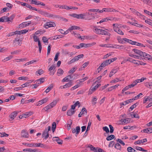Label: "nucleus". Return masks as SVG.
I'll return each mask as SVG.
<instances>
[{
	"label": "nucleus",
	"instance_id": "f257e3e1",
	"mask_svg": "<svg viewBox=\"0 0 152 152\" xmlns=\"http://www.w3.org/2000/svg\"><path fill=\"white\" fill-rule=\"evenodd\" d=\"M106 30L107 31V29H105V30L102 29H98L96 26H95L94 28V31L96 34L102 35H107L110 36V34L107 32Z\"/></svg>",
	"mask_w": 152,
	"mask_h": 152
},
{
	"label": "nucleus",
	"instance_id": "f03ea898",
	"mask_svg": "<svg viewBox=\"0 0 152 152\" xmlns=\"http://www.w3.org/2000/svg\"><path fill=\"white\" fill-rule=\"evenodd\" d=\"M96 14V13H90L89 12H86L85 14V17L84 18L88 20H91L95 18V15Z\"/></svg>",
	"mask_w": 152,
	"mask_h": 152
},
{
	"label": "nucleus",
	"instance_id": "7ed1b4c3",
	"mask_svg": "<svg viewBox=\"0 0 152 152\" xmlns=\"http://www.w3.org/2000/svg\"><path fill=\"white\" fill-rule=\"evenodd\" d=\"M51 127L50 126L48 127V129H45L43 133L42 136V137H44L45 139H46L49 136V131L50 130Z\"/></svg>",
	"mask_w": 152,
	"mask_h": 152
},
{
	"label": "nucleus",
	"instance_id": "20e7f679",
	"mask_svg": "<svg viewBox=\"0 0 152 152\" xmlns=\"http://www.w3.org/2000/svg\"><path fill=\"white\" fill-rule=\"evenodd\" d=\"M38 12L40 14L45 17L51 18L53 16L52 14H50L47 12L43 11L41 10H38Z\"/></svg>",
	"mask_w": 152,
	"mask_h": 152
},
{
	"label": "nucleus",
	"instance_id": "39448f33",
	"mask_svg": "<svg viewBox=\"0 0 152 152\" xmlns=\"http://www.w3.org/2000/svg\"><path fill=\"white\" fill-rule=\"evenodd\" d=\"M83 55L81 54L77 56H75L73 59L69 61L68 62L69 64H71L75 62L78 60L82 58L83 57Z\"/></svg>",
	"mask_w": 152,
	"mask_h": 152
},
{
	"label": "nucleus",
	"instance_id": "423d86ee",
	"mask_svg": "<svg viewBox=\"0 0 152 152\" xmlns=\"http://www.w3.org/2000/svg\"><path fill=\"white\" fill-rule=\"evenodd\" d=\"M56 26V23L54 22H46L44 25V27L48 28L49 27H55Z\"/></svg>",
	"mask_w": 152,
	"mask_h": 152
},
{
	"label": "nucleus",
	"instance_id": "0eeeda50",
	"mask_svg": "<svg viewBox=\"0 0 152 152\" xmlns=\"http://www.w3.org/2000/svg\"><path fill=\"white\" fill-rule=\"evenodd\" d=\"M96 44V43L94 42L92 43H89L86 44L84 43H81L80 44V45L81 48L84 47L85 48H86L87 47H89L93 46L94 45H95Z\"/></svg>",
	"mask_w": 152,
	"mask_h": 152
},
{
	"label": "nucleus",
	"instance_id": "6e6552de",
	"mask_svg": "<svg viewBox=\"0 0 152 152\" xmlns=\"http://www.w3.org/2000/svg\"><path fill=\"white\" fill-rule=\"evenodd\" d=\"M80 130V127L79 126L76 127V128H73L72 129V132L73 133H75V135L76 136H77V135L79 134Z\"/></svg>",
	"mask_w": 152,
	"mask_h": 152
},
{
	"label": "nucleus",
	"instance_id": "1a4fd4ad",
	"mask_svg": "<svg viewBox=\"0 0 152 152\" xmlns=\"http://www.w3.org/2000/svg\"><path fill=\"white\" fill-rule=\"evenodd\" d=\"M21 41L20 40V39L17 37H16L13 41V45L14 46H15L16 45V42H17V44L19 45H21Z\"/></svg>",
	"mask_w": 152,
	"mask_h": 152
},
{
	"label": "nucleus",
	"instance_id": "9d476101",
	"mask_svg": "<svg viewBox=\"0 0 152 152\" xmlns=\"http://www.w3.org/2000/svg\"><path fill=\"white\" fill-rule=\"evenodd\" d=\"M18 113V111H15L11 113L9 115V117H10V118L12 119V120L14 119Z\"/></svg>",
	"mask_w": 152,
	"mask_h": 152
},
{
	"label": "nucleus",
	"instance_id": "9b49d317",
	"mask_svg": "<svg viewBox=\"0 0 152 152\" xmlns=\"http://www.w3.org/2000/svg\"><path fill=\"white\" fill-rule=\"evenodd\" d=\"M53 141H56L59 144H62L63 143V141L60 139L58 137H54L53 138Z\"/></svg>",
	"mask_w": 152,
	"mask_h": 152
},
{
	"label": "nucleus",
	"instance_id": "f8f14e48",
	"mask_svg": "<svg viewBox=\"0 0 152 152\" xmlns=\"http://www.w3.org/2000/svg\"><path fill=\"white\" fill-rule=\"evenodd\" d=\"M21 136L25 138H28V132L25 130H23L21 133Z\"/></svg>",
	"mask_w": 152,
	"mask_h": 152
},
{
	"label": "nucleus",
	"instance_id": "ddd939ff",
	"mask_svg": "<svg viewBox=\"0 0 152 152\" xmlns=\"http://www.w3.org/2000/svg\"><path fill=\"white\" fill-rule=\"evenodd\" d=\"M147 140L146 138L142 140H138L137 141L135 142L134 143L135 145L137 144H140L141 143H143L144 142H147Z\"/></svg>",
	"mask_w": 152,
	"mask_h": 152
},
{
	"label": "nucleus",
	"instance_id": "4468645a",
	"mask_svg": "<svg viewBox=\"0 0 152 152\" xmlns=\"http://www.w3.org/2000/svg\"><path fill=\"white\" fill-rule=\"evenodd\" d=\"M88 148H90L91 150L94 152H97V150L98 148H95L91 145H89L87 147Z\"/></svg>",
	"mask_w": 152,
	"mask_h": 152
},
{
	"label": "nucleus",
	"instance_id": "2eb2a0df",
	"mask_svg": "<svg viewBox=\"0 0 152 152\" xmlns=\"http://www.w3.org/2000/svg\"><path fill=\"white\" fill-rule=\"evenodd\" d=\"M45 80V78L44 77H42L36 80L35 82H36L37 84L39 85L41 84V83L44 82Z\"/></svg>",
	"mask_w": 152,
	"mask_h": 152
},
{
	"label": "nucleus",
	"instance_id": "dca6fc26",
	"mask_svg": "<svg viewBox=\"0 0 152 152\" xmlns=\"http://www.w3.org/2000/svg\"><path fill=\"white\" fill-rule=\"evenodd\" d=\"M132 51L136 53L139 55L141 56H142V54L143 52L139 50H138L136 49H134L132 50Z\"/></svg>",
	"mask_w": 152,
	"mask_h": 152
},
{
	"label": "nucleus",
	"instance_id": "f3484780",
	"mask_svg": "<svg viewBox=\"0 0 152 152\" xmlns=\"http://www.w3.org/2000/svg\"><path fill=\"white\" fill-rule=\"evenodd\" d=\"M87 112V111L85 108H83L81 111V112L78 115V117H80L82 116V115L84 114L85 113H86V114Z\"/></svg>",
	"mask_w": 152,
	"mask_h": 152
},
{
	"label": "nucleus",
	"instance_id": "a211bd4d",
	"mask_svg": "<svg viewBox=\"0 0 152 152\" xmlns=\"http://www.w3.org/2000/svg\"><path fill=\"white\" fill-rule=\"evenodd\" d=\"M59 100L60 99L58 98L56 100H53V102L50 104L52 108L54 107L57 104L58 102L59 101Z\"/></svg>",
	"mask_w": 152,
	"mask_h": 152
},
{
	"label": "nucleus",
	"instance_id": "6ab92c4d",
	"mask_svg": "<svg viewBox=\"0 0 152 152\" xmlns=\"http://www.w3.org/2000/svg\"><path fill=\"white\" fill-rule=\"evenodd\" d=\"M151 130L152 129H151V128H149L147 129H144L142 130V131L143 132H145V133H152ZM142 131H141V132Z\"/></svg>",
	"mask_w": 152,
	"mask_h": 152
},
{
	"label": "nucleus",
	"instance_id": "aec40b11",
	"mask_svg": "<svg viewBox=\"0 0 152 152\" xmlns=\"http://www.w3.org/2000/svg\"><path fill=\"white\" fill-rule=\"evenodd\" d=\"M75 112V110H72L71 109H69L68 110L67 113V115L68 116H71Z\"/></svg>",
	"mask_w": 152,
	"mask_h": 152
},
{
	"label": "nucleus",
	"instance_id": "412c9836",
	"mask_svg": "<svg viewBox=\"0 0 152 152\" xmlns=\"http://www.w3.org/2000/svg\"><path fill=\"white\" fill-rule=\"evenodd\" d=\"M110 64V60L109 59L104 61L102 63V65H103L104 67Z\"/></svg>",
	"mask_w": 152,
	"mask_h": 152
},
{
	"label": "nucleus",
	"instance_id": "4be33fe9",
	"mask_svg": "<svg viewBox=\"0 0 152 152\" xmlns=\"http://www.w3.org/2000/svg\"><path fill=\"white\" fill-rule=\"evenodd\" d=\"M32 114V113L31 112H29L27 113H25L22 114V115H24V118H26L28 117L29 116L31 115Z\"/></svg>",
	"mask_w": 152,
	"mask_h": 152
},
{
	"label": "nucleus",
	"instance_id": "5701e85b",
	"mask_svg": "<svg viewBox=\"0 0 152 152\" xmlns=\"http://www.w3.org/2000/svg\"><path fill=\"white\" fill-rule=\"evenodd\" d=\"M31 23V21H29L28 23H27V22H24L22 23L20 25H21V27H22L23 28L24 27H25L26 26H29Z\"/></svg>",
	"mask_w": 152,
	"mask_h": 152
},
{
	"label": "nucleus",
	"instance_id": "b1692460",
	"mask_svg": "<svg viewBox=\"0 0 152 152\" xmlns=\"http://www.w3.org/2000/svg\"><path fill=\"white\" fill-rule=\"evenodd\" d=\"M80 28L79 26H72L70 27V28L69 29V31H71L73 30H80Z\"/></svg>",
	"mask_w": 152,
	"mask_h": 152
},
{
	"label": "nucleus",
	"instance_id": "393cba45",
	"mask_svg": "<svg viewBox=\"0 0 152 152\" xmlns=\"http://www.w3.org/2000/svg\"><path fill=\"white\" fill-rule=\"evenodd\" d=\"M56 67L54 65H52L49 68L48 70L50 72V75H53L54 74L55 72H51V71L53 69L54 70L56 68Z\"/></svg>",
	"mask_w": 152,
	"mask_h": 152
},
{
	"label": "nucleus",
	"instance_id": "a878e982",
	"mask_svg": "<svg viewBox=\"0 0 152 152\" xmlns=\"http://www.w3.org/2000/svg\"><path fill=\"white\" fill-rule=\"evenodd\" d=\"M139 104V103L137 102L135 103L133 105H132L129 109V111H131L133 110L134 108L136 107V106Z\"/></svg>",
	"mask_w": 152,
	"mask_h": 152
},
{
	"label": "nucleus",
	"instance_id": "bb28decb",
	"mask_svg": "<svg viewBox=\"0 0 152 152\" xmlns=\"http://www.w3.org/2000/svg\"><path fill=\"white\" fill-rule=\"evenodd\" d=\"M45 145L44 144H42L41 143H33V147H44Z\"/></svg>",
	"mask_w": 152,
	"mask_h": 152
},
{
	"label": "nucleus",
	"instance_id": "cd10ccee",
	"mask_svg": "<svg viewBox=\"0 0 152 152\" xmlns=\"http://www.w3.org/2000/svg\"><path fill=\"white\" fill-rule=\"evenodd\" d=\"M44 71L42 69H39L36 72V74L37 75H38L37 74H39V75L43 74L44 73Z\"/></svg>",
	"mask_w": 152,
	"mask_h": 152
},
{
	"label": "nucleus",
	"instance_id": "c85d7f7f",
	"mask_svg": "<svg viewBox=\"0 0 152 152\" xmlns=\"http://www.w3.org/2000/svg\"><path fill=\"white\" fill-rule=\"evenodd\" d=\"M119 86V85L117 84L109 88L108 89V91H111L113 89H114L117 88Z\"/></svg>",
	"mask_w": 152,
	"mask_h": 152
},
{
	"label": "nucleus",
	"instance_id": "c756f323",
	"mask_svg": "<svg viewBox=\"0 0 152 152\" xmlns=\"http://www.w3.org/2000/svg\"><path fill=\"white\" fill-rule=\"evenodd\" d=\"M53 87V84H51L46 90L45 92L47 93L49 92V91L51 90Z\"/></svg>",
	"mask_w": 152,
	"mask_h": 152
},
{
	"label": "nucleus",
	"instance_id": "7c9ffc66",
	"mask_svg": "<svg viewBox=\"0 0 152 152\" xmlns=\"http://www.w3.org/2000/svg\"><path fill=\"white\" fill-rule=\"evenodd\" d=\"M45 32V31L44 30L42 29H39L37 31L35 32V34L36 35H37L39 34H42L44 33Z\"/></svg>",
	"mask_w": 152,
	"mask_h": 152
},
{
	"label": "nucleus",
	"instance_id": "2f4dec72",
	"mask_svg": "<svg viewBox=\"0 0 152 152\" xmlns=\"http://www.w3.org/2000/svg\"><path fill=\"white\" fill-rule=\"evenodd\" d=\"M134 148L138 151H142L144 152L147 151L144 150L143 148L140 147L136 146L135 147H134Z\"/></svg>",
	"mask_w": 152,
	"mask_h": 152
},
{
	"label": "nucleus",
	"instance_id": "473e14b6",
	"mask_svg": "<svg viewBox=\"0 0 152 152\" xmlns=\"http://www.w3.org/2000/svg\"><path fill=\"white\" fill-rule=\"evenodd\" d=\"M24 151H26L29 152H36L37 151V150L36 149H32L31 148L25 149L23 150Z\"/></svg>",
	"mask_w": 152,
	"mask_h": 152
},
{
	"label": "nucleus",
	"instance_id": "72a5a7b5",
	"mask_svg": "<svg viewBox=\"0 0 152 152\" xmlns=\"http://www.w3.org/2000/svg\"><path fill=\"white\" fill-rule=\"evenodd\" d=\"M56 128V124L55 122H53L52 124V130L53 132H54Z\"/></svg>",
	"mask_w": 152,
	"mask_h": 152
},
{
	"label": "nucleus",
	"instance_id": "f704fd0d",
	"mask_svg": "<svg viewBox=\"0 0 152 152\" xmlns=\"http://www.w3.org/2000/svg\"><path fill=\"white\" fill-rule=\"evenodd\" d=\"M117 72V70L116 69H113L110 72L109 75V77H111L114 74Z\"/></svg>",
	"mask_w": 152,
	"mask_h": 152
},
{
	"label": "nucleus",
	"instance_id": "c9c22d12",
	"mask_svg": "<svg viewBox=\"0 0 152 152\" xmlns=\"http://www.w3.org/2000/svg\"><path fill=\"white\" fill-rule=\"evenodd\" d=\"M115 148L118 150H121V146L119 143H116L115 145Z\"/></svg>",
	"mask_w": 152,
	"mask_h": 152
},
{
	"label": "nucleus",
	"instance_id": "e433bc0d",
	"mask_svg": "<svg viewBox=\"0 0 152 152\" xmlns=\"http://www.w3.org/2000/svg\"><path fill=\"white\" fill-rule=\"evenodd\" d=\"M150 55L147 53H146L145 52H143L142 56L143 57L145 58L148 60V58H149V57H150Z\"/></svg>",
	"mask_w": 152,
	"mask_h": 152
},
{
	"label": "nucleus",
	"instance_id": "4c0bfd02",
	"mask_svg": "<svg viewBox=\"0 0 152 152\" xmlns=\"http://www.w3.org/2000/svg\"><path fill=\"white\" fill-rule=\"evenodd\" d=\"M115 137V136L113 135H111L108 137H107L106 139L107 141H110L113 139Z\"/></svg>",
	"mask_w": 152,
	"mask_h": 152
},
{
	"label": "nucleus",
	"instance_id": "58836bf2",
	"mask_svg": "<svg viewBox=\"0 0 152 152\" xmlns=\"http://www.w3.org/2000/svg\"><path fill=\"white\" fill-rule=\"evenodd\" d=\"M42 40L43 42L45 43V44H47L48 43V39L45 37H42Z\"/></svg>",
	"mask_w": 152,
	"mask_h": 152
},
{
	"label": "nucleus",
	"instance_id": "ea45409f",
	"mask_svg": "<svg viewBox=\"0 0 152 152\" xmlns=\"http://www.w3.org/2000/svg\"><path fill=\"white\" fill-rule=\"evenodd\" d=\"M117 39L119 43L121 44H123V43H124L123 42L124 40H123V38L122 39L120 37H117Z\"/></svg>",
	"mask_w": 152,
	"mask_h": 152
},
{
	"label": "nucleus",
	"instance_id": "a19ab883",
	"mask_svg": "<svg viewBox=\"0 0 152 152\" xmlns=\"http://www.w3.org/2000/svg\"><path fill=\"white\" fill-rule=\"evenodd\" d=\"M101 85V84H97L94 87L91 88V90L93 91H94L95 90L98 88L99 86Z\"/></svg>",
	"mask_w": 152,
	"mask_h": 152
},
{
	"label": "nucleus",
	"instance_id": "79ce46f5",
	"mask_svg": "<svg viewBox=\"0 0 152 152\" xmlns=\"http://www.w3.org/2000/svg\"><path fill=\"white\" fill-rule=\"evenodd\" d=\"M70 16L73 18H75L77 19H79V14H70Z\"/></svg>",
	"mask_w": 152,
	"mask_h": 152
},
{
	"label": "nucleus",
	"instance_id": "37998d69",
	"mask_svg": "<svg viewBox=\"0 0 152 152\" xmlns=\"http://www.w3.org/2000/svg\"><path fill=\"white\" fill-rule=\"evenodd\" d=\"M134 112H132L131 113L133 114H131V115L132 116L133 115V117L132 116V118H139V115H138V114H134Z\"/></svg>",
	"mask_w": 152,
	"mask_h": 152
},
{
	"label": "nucleus",
	"instance_id": "c03bdc74",
	"mask_svg": "<svg viewBox=\"0 0 152 152\" xmlns=\"http://www.w3.org/2000/svg\"><path fill=\"white\" fill-rule=\"evenodd\" d=\"M145 86L150 88H152V83H146Z\"/></svg>",
	"mask_w": 152,
	"mask_h": 152
},
{
	"label": "nucleus",
	"instance_id": "a18cd8bd",
	"mask_svg": "<svg viewBox=\"0 0 152 152\" xmlns=\"http://www.w3.org/2000/svg\"><path fill=\"white\" fill-rule=\"evenodd\" d=\"M69 124H67V129L68 130H69L71 128V126L72 123V121L71 120L69 121Z\"/></svg>",
	"mask_w": 152,
	"mask_h": 152
},
{
	"label": "nucleus",
	"instance_id": "49530a36",
	"mask_svg": "<svg viewBox=\"0 0 152 152\" xmlns=\"http://www.w3.org/2000/svg\"><path fill=\"white\" fill-rule=\"evenodd\" d=\"M54 38L53 39H58L59 38H62L63 37V36L62 35H59L57 36H55L54 37Z\"/></svg>",
	"mask_w": 152,
	"mask_h": 152
},
{
	"label": "nucleus",
	"instance_id": "de8ad7c7",
	"mask_svg": "<svg viewBox=\"0 0 152 152\" xmlns=\"http://www.w3.org/2000/svg\"><path fill=\"white\" fill-rule=\"evenodd\" d=\"M72 83L70 82L66 84L65 85H64V86H65L66 88L70 87L72 85Z\"/></svg>",
	"mask_w": 152,
	"mask_h": 152
},
{
	"label": "nucleus",
	"instance_id": "09e8293b",
	"mask_svg": "<svg viewBox=\"0 0 152 152\" xmlns=\"http://www.w3.org/2000/svg\"><path fill=\"white\" fill-rule=\"evenodd\" d=\"M50 46L51 45L50 44L48 47L47 55H49L50 54L51 50Z\"/></svg>",
	"mask_w": 152,
	"mask_h": 152
},
{
	"label": "nucleus",
	"instance_id": "8fccbe9b",
	"mask_svg": "<svg viewBox=\"0 0 152 152\" xmlns=\"http://www.w3.org/2000/svg\"><path fill=\"white\" fill-rule=\"evenodd\" d=\"M21 51V50H16L14 51L11 52V54H15L18 53L20 52Z\"/></svg>",
	"mask_w": 152,
	"mask_h": 152
},
{
	"label": "nucleus",
	"instance_id": "3c124183",
	"mask_svg": "<svg viewBox=\"0 0 152 152\" xmlns=\"http://www.w3.org/2000/svg\"><path fill=\"white\" fill-rule=\"evenodd\" d=\"M61 52L62 54L65 55L69 53L66 50L62 49L61 50Z\"/></svg>",
	"mask_w": 152,
	"mask_h": 152
},
{
	"label": "nucleus",
	"instance_id": "603ef678",
	"mask_svg": "<svg viewBox=\"0 0 152 152\" xmlns=\"http://www.w3.org/2000/svg\"><path fill=\"white\" fill-rule=\"evenodd\" d=\"M103 130L105 131L107 133H108L110 132L109 128L107 126L104 127L103 128Z\"/></svg>",
	"mask_w": 152,
	"mask_h": 152
},
{
	"label": "nucleus",
	"instance_id": "864d4df0",
	"mask_svg": "<svg viewBox=\"0 0 152 152\" xmlns=\"http://www.w3.org/2000/svg\"><path fill=\"white\" fill-rule=\"evenodd\" d=\"M52 108L50 106V104L47 105V106L45 107V108H44V110L45 111H48L49 109H50Z\"/></svg>",
	"mask_w": 152,
	"mask_h": 152
},
{
	"label": "nucleus",
	"instance_id": "5fc2aeb1",
	"mask_svg": "<svg viewBox=\"0 0 152 152\" xmlns=\"http://www.w3.org/2000/svg\"><path fill=\"white\" fill-rule=\"evenodd\" d=\"M77 68L75 69V67H73L68 72V73L69 74L73 73L75 71Z\"/></svg>",
	"mask_w": 152,
	"mask_h": 152
},
{
	"label": "nucleus",
	"instance_id": "6e6d98bb",
	"mask_svg": "<svg viewBox=\"0 0 152 152\" xmlns=\"http://www.w3.org/2000/svg\"><path fill=\"white\" fill-rule=\"evenodd\" d=\"M89 62H85L84 64L82 65V67H81V70L82 69V68H84L86 67L89 64Z\"/></svg>",
	"mask_w": 152,
	"mask_h": 152
},
{
	"label": "nucleus",
	"instance_id": "4d7b16f0",
	"mask_svg": "<svg viewBox=\"0 0 152 152\" xmlns=\"http://www.w3.org/2000/svg\"><path fill=\"white\" fill-rule=\"evenodd\" d=\"M151 20L150 19H148V20H145V22L148 24L149 25L152 26V23L150 21H151Z\"/></svg>",
	"mask_w": 152,
	"mask_h": 152
},
{
	"label": "nucleus",
	"instance_id": "13d9d810",
	"mask_svg": "<svg viewBox=\"0 0 152 152\" xmlns=\"http://www.w3.org/2000/svg\"><path fill=\"white\" fill-rule=\"evenodd\" d=\"M38 46L39 48V51L40 53H41L42 49V45H41V43L40 41H39L38 42Z\"/></svg>",
	"mask_w": 152,
	"mask_h": 152
},
{
	"label": "nucleus",
	"instance_id": "bf43d9fd",
	"mask_svg": "<svg viewBox=\"0 0 152 152\" xmlns=\"http://www.w3.org/2000/svg\"><path fill=\"white\" fill-rule=\"evenodd\" d=\"M53 16L52 17L55 18H58L59 19H63V18L61 17L59 15H54L53 14H52Z\"/></svg>",
	"mask_w": 152,
	"mask_h": 152
},
{
	"label": "nucleus",
	"instance_id": "052dcab7",
	"mask_svg": "<svg viewBox=\"0 0 152 152\" xmlns=\"http://www.w3.org/2000/svg\"><path fill=\"white\" fill-rule=\"evenodd\" d=\"M23 144L25 145H27L28 147H33V143H23Z\"/></svg>",
	"mask_w": 152,
	"mask_h": 152
},
{
	"label": "nucleus",
	"instance_id": "680f3d73",
	"mask_svg": "<svg viewBox=\"0 0 152 152\" xmlns=\"http://www.w3.org/2000/svg\"><path fill=\"white\" fill-rule=\"evenodd\" d=\"M0 134L2 135L1 137H8L9 135L6 133L5 132H3L2 133H0Z\"/></svg>",
	"mask_w": 152,
	"mask_h": 152
},
{
	"label": "nucleus",
	"instance_id": "e2e57ef3",
	"mask_svg": "<svg viewBox=\"0 0 152 152\" xmlns=\"http://www.w3.org/2000/svg\"><path fill=\"white\" fill-rule=\"evenodd\" d=\"M16 34V33L15 32H10L7 35V37H10L12 36H13L15 35Z\"/></svg>",
	"mask_w": 152,
	"mask_h": 152
},
{
	"label": "nucleus",
	"instance_id": "0e129e2a",
	"mask_svg": "<svg viewBox=\"0 0 152 152\" xmlns=\"http://www.w3.org/2000/svg\"><path fill=\"white\" fill-rule=\"evenodd\" d=\"M33 38L35 42H37V41L38 42L39 41H40L39 38H37V37L36 36L34 35L33 37Z\"/></svg>",
	"mask_w": 152,
	"mask_h": 152
},
{
	"label": "nucleus",
	"instance_id": "69168bd1",
	"mask_svg": "<svg viewBox=\"0 0 152 152\" xmlns=\"http://www.w3.org/2000/svg\"><path fill=\"white\" fill-rule=\"evenodd\" d=\"M115 142L114 141H111L110 142L109 145V147H110L111 146L113 147L115 144Z\"/></svg>",
	"mask_w": 152,
	"mask_h": 152
},
{
	"label": "nucleus",
	"instance_id": "338daca9",
	"mask_svg": "<svg viewBox=\"0 0 152 152\" xmlns=\"http://www.w3.org/2000/svg\"><path fill=\"white\" fill-rule=\"evenodd\" d=\"M127 150L129 152H133V148L131 147H129L127 148Z\"/></svg>",
	"mask_w": 152,
	"mask_h": 152
},
{
	"label": "nucleus",
	"instance_id": "774afa93",
	"mask_svg": "<svg viewBox=\"0 0 152 152\" xmlns=\"http://www.w3.org/2000/svg\"><path fill=\"white\" fill-rule=\"evenodd\" d=\"M64 73L63 70L61 69H58L57 73L60 75H62Z\"/></svg>",
	"mask_w": 152,
	"mask_h": 152
}]
</instances>
